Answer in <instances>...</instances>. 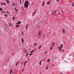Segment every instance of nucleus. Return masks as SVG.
I'll return each instance as SVG.
<instances>
[{"label":"nucleus","instance_id":"cd10ccee","mask_svg":"<svg viewBox=\"0 0 74 74\" xmlns=\"http://www.w3.org/2000/svg\"><path fill=\"white\" fill-rule=\"evenodd\" d=\"M19 63V62H17L16 64V66H17L18 64Z\"/></svg>","mask_w":74,"mask_h":74},{"label":"nucleus","instance_id":"49530a36","mask_svg":"<svg viewBox=\"0 0 74 74\" xmlns=\"http://www.w3.org/2000/svg\"><path fill=\"white\" fill-rule=\"evenodd\" d=\"M57 1H59V0H57Z\"/></svg>","mask_w":74,"mask_h":74},{"label":"nucleus","instance_id":"ea45409f","mask_svg":"<svg viewBox=\"0 0 74 74\" xmlns=\"http://www.w3.org/2000/svg\"><path fill=\"white\" fill-rule=\"evenodd\" d=\"M26 52H27V50H25V53H26Z\"/></svg>","mask_w":74,"mask_h":74},{"label":"nucleus","instance_id":"f8f14e48","mask_svg":"<svg viewBox=\"0 0 74 74\" xmlns=\"http://www.w3.org/2000/svg\"><path fill=\"white\" fill-rule=\"evenodd\" d=\"M21 41L22 43H23V42L24 41V40L23 39V38H21Z\"/></svg>","mask_w":74,"mask_h":74},{"label":"nucleus","instance_id":"4be33fe9","mask_svg":"<svg viewBox=\"0 0 74 74\" xmlns=\"http://www.w3.org/2000/svg\"><path fill=\"white\" fill-rule=\"evenodd\" d=\"M34 50H33V51H32L30 52V53H33V52H34Z\"/></svg>","mask_w":74,"mask_h":74},{"label":"nucleus","instance_id":"aec40b11","mask_svg":"<svg viewBox=\"0 0 74 74\" xmlns=\"http://www.w3.org/2000/svg\"><path fill=\"white\" fill-rule=\"evenodd\" d=\"M15 27H19V25H16Z\"/></svg>","mask_w":74,"mask_h":74},{"label":"nucleus","instance_id":"7ed1b4c3","mask_svg":"<svg viewBox=\"0 0 74 74\" xmlns=\"http://www.w3.org/2000/svg\"><path fill=\"white\" fill-rule=\"evenodd\" d=\"M55 42H53V43L52 44L51 47H54V46H55Z\"/></svg>","mask_w":74,"mask_h":74},{"label":"nucleus","instance_id":"c03bdc74","mask_svg":"<svg viewBox=\"0 0 74 74\" xmlns=\"http://www.w3.org/2000/svg\"><path fill=\"white\" fill-rule=\"evenodd\" d=\"M24 71V69H23V71H22V72H23Z\"/></svg>","mask_w":74,"mask_h":74},{"label":"nucleus","instance_id":"a211bd4d","mask_svg":"<svg viewBox=\"0 0 74 74\" xmlns=\"http://www.w3.org/2000/svg\"><path fill=\"white\" fill-rule=\"evenodd\" d=\"M26 61H25L24 63V67H25V66L26 65Z\"/></svg>","mask_w":74,"mask_h":74},{"label":"nucleus","instance_id":"6e6d98bb","mask_svg":"<svg viewBox=\"0 0 74 74\" xmlns=\"http://www.w3.org/2000/svg\"><path fill=\"white\" fill-rule=\"evenodd\" d=\"M64 43H65V44H66V42H64Z\"/></svg>","mask_w":74,"mask_h":74},{"label":"nucleus","instance_id":"c9c22d12","mask_svg":"<svg viewBox=\"0 0 74 74\" xmlns=\"http://www.w3.org/2000/svg\"><path fill=\"white\" fill-rule=\"evenodd\" d=\"M45 69H48V67H46Z\"/></svg>","mask_w":74,"mask_h":74},{"label":"nucleus","instance_id":"13d9d810","mask_svg":"<svg viewBox=\"0 0 74 74\" xmlns=\"http://www.w3.org/2000/svg\"><path fill=\"white\" fill-rule=\"evenodd\" d=\"M28 57H30V56H29Z\"/></svg>","mask_w":74,"mask_h":74},{"label":"nucleus","instance_id":"4c0bfd02","mask_svg":"<svg viewBox=\"0 0 74 74\" xmlns=\"http://www.w3.org/2000/svg\"><path fill=\"white\" fill-rule=\"evenodd\" d=\"M21 34L23 36V33L22 32L21 33Z\"/></svg>","mask_w":74,"mask_h":74},{"label":"nucleus","instance_id":"052dcab7","mask_svg":"<svg viewBox=\"0 0 74 74\" xmlns=\"http://www.w3.org/2000/svg\"><path fill=\"white\" fill-rule=\"evenodd\" d=\"M12 73H13V72H12Z\"/></svg>","mask_w":74,"mask_h":74},{"label":"nucleus","instance_id":"4468645a","mask_svg":"<svg viewBox=\"0 0 74 74\" xmlns=\"http://www.w3.org/2000/svg\"><path fill=\"white\" fill-rule=\"evenodd\" d=\"M51 60V59H49L48 60H47V62L48 63V62H49Z\"/></svg>","mask_w":74,"mask_h":74},{"label":"nucleus","instance_id":"5fc2aeb1","mask_svg":"<svg viewBox=\"0 0 74 74\" xmlns=\"http://www.w3.org/2000/svg\"><path fill=\"white\" fill-rule=\"evenodd\" d=\"M45 36V35H44V37H43V38H44V36Z\"/></svg>","mask_w":74,"mask_h":74},{"label":"nucleus","instance_id":"ddd939ff","mask_svg":"<svg viewBox=\"0 0 74 74\" xmlns=\"http://www.w3.org/2000/svg\"><path fill=\"white\" fill-rule=\"evenodd\" d=\"M29 25V24H27V25L26 26V29H27V28H28V25Z\"/></svg>","mask_w":74,"mask_h":74},{"label":"nucleus","instance_id":"f257e3e1","mask_svg":"<svg viewBox=\"0 0 74 74\" xmlns=\"http://www.w3.org/2000/svg\"><path fill=\"white\" fill-rule=\"evenodd\" d=\"M29 3L28 2V1H25L24 3V6L25 8H28V7H29Z\"/></svg>","mask_w":74,"mask_h":74},{"label":"nucleus","instance_id":"4d7b16f0","mask_svg":"<svg viewBox=\"0 0 74 74\" xmlns=\"http://www.w3.org/2000/svg\"><path fill=\"white\" fill-rule=\"evenodd\" d=\"M41 73H40V74H41Z\"/></svg>","mask_w":74,"mask_h":74},{"label":"nucleus","instance_id":"09e8293b","mask_svg":"<svg viewBox=\"0 0 74 74\" xmlns=\"http://www.w3.org/2000/svg\"><path fill=\"white\" fill-rule=\"evenodd\" d=\"M47 53V51H46L45 53H45Z\"/></svg>","mask_w":74,"mask_h":74},{"label":"nucleus","instance_id":"2f4dec72","mask_svg":"<svg viewBox=\"0 0 74 74\" xmlns=\"http://www.w3.org/2000/svg\"><path fill=\"white\" fill-rule=\"evenodd\" d=\"M13 20H15V17L13 16Z\"/></svg>","mask_w":74,"mask_h":74},{"label":"nucleus","instance_id":"bf43d9fd","mask_svg":"<svg viewBox=\"0 0 74 74\" xmlns=\"http://www.w3.org/2000/svg\"><path fill=\"white\" fill-rule=\"evenodd\" d=\"M39 38H40V37H39Z\"/></svg>","mask_w":74,"mask_h":74},{"label":"nucleus","instance_id":"e433bc0d","mask_svg":"<svg viewBox=\"0 0 74 74\" xmlns=\"http://www.w3.org/2000/svg\"><path fill=\"white\" fill-rule=\"evenodd\" d=\"M35 13H36L35 12L33 14L32 16H33L35 14Z\"/></svg>","mask_w":74,"mask_h":74},{"label":"nucleus","instance_id":"6e6552de","mask_svg":"<svg viewBox=\"0 0 74 74\" xmlns=\"http://www.w3.org/2000/svg\"><path fill=\"white\" fill-rule=\"evenodd\" d=\"M56 12V11H54V12L52 13V14L53 15V14H55V13Z\"/></svg>","mask_w":74,"mask_h":74},{"label":"nucleus","instance_id":"423d86ee","mask_svg":"<svg viewBox=\"0 0 74 74\" xmlns=\"http://www.w3.org/2000/svg\"><path fill=\"white\" fill-rule=\"evenodd\" d=\"M62 32L64 33H65V29H62Z\"/></svg>","mask_w":74,"mask_h":74},{"label":"nucleus","instance_id":"0eeeda50","mask_svg":"<svg viewBox=\"0 0 74 74\" xmlns=\"http://www.w3.org/2000/svg\"><path fill=\"white\" fill-rule=\"evenodd\" d=\"M60 47L61 48H63V44H61L60 45Z\"/></svg>","mask_w":74,"mask_h":74},{"label":"nucleus","instance_id":"37998d69","mask_svg":"<svg viewBox=\"0 0 74 74\" xmlns=\"http://www.w3.org/2000/svg\"><path fill=\"white\" fill-rule=\"evenodd\" d=\"M60 74H63V73L62 72H61L60 73Z\"/></svg>","mask_w":74,"mask_h":74},{"label":"nucleus","instance_id":"3c124183","mask_svg":"<svg viewBox=\"0 0 74 74\" xmlns=\"http://www.w3.org/2000/svg\"><path fill=\"white\" fill-rule=\"evenodd\" d=\"M64 62H66V61L65 60V61H64Z\"/></svg>","mask_w":74,"mask_h":74},{"label":"nucleus","instance_id":"9d476101","mask_svg":"<svg viewBox=\"0 0 74 74\" xmlns=\"http://www.w3.org/2000/svg\"><path fill=\"white\" fill-rule=\"evenodd\" d=\"M8 25H9V26H11V23H8Z\"/></svg>","mask_w":74,"mask_h":74},{"label":"nucleus","instance_id":"8fccbe9b","mask_svg":"<svg viewBox=\"0 0 74 74\" xmlns=\"http://www.w3.org/2000/svg\"><path fill=\"white\" fill-rule=\"evenodd\" d=\"M29 59H28V61H29Z\"/></svg>","mask_w":74,"mask_h":74},{"label":"nucleus","instance_id":"393cba45","mask_svg":"<svg viewBox=\"0 0 74 74\" xmlns=\"http://www.w3.org/2000/svg\"><path fill=\"white\" fill-rule=\"evenodd\" d=\"M20 4H22V0H20Z\"/></svg>","mask_w":74,"mask_h":74},{"label":"nucleus","instance_id":"b1692460","mask_svg":"<svg viewBox=\"0 0 74 74\" xmlns=\"http://www.w3.org/2000/svg\"><path fill=\"white\" fill-rule=\"evenodd\" d=\"M29 54V53L28 52H27V53H26V56H28V54Z\"/></svg>","mask_w":74,"mask_h":74},{"label":"nucleus","instance_id":"a18cd8bd","mask_svg":"<svg viewBox=\"0 0 74 74\" xmlns=\"http://www.w3.org/2000/svg\"><path fill=\"white\" fill-rule=\"evenodd\" d=\"M7 14H9V12H7Z\"/></svg>","mask_w":74,"mask_h":74},{"label":"nucleus","instance_id":"c85d7f7f","mask_svg":"<svg viewBox=\"0 0 74 74\" xmlns=\"http://www.w3.org/2000/svg\"><path fill=\"white\" fill-rule=\"evenodd\" d=\"M32 55H33V53H30L29 54V55L30 56H32Z\"/></svg>","mask_w":74,"mask_h":74},{"label":"nucleus","instance_id":"6ab92c4d","mask_svg":"<svg viewBox=\"0 0 74 74\" xmlns=\"http://www.w3.org/2000/svg\"><path fill=\"white\" fill-rule=\"evenodd\" d=\"M18 24L21 23V21H18Z\"/></svg>","mask_w":74,"mask_h":74},{"label":"nucleus","instance_id":"1a4fd4ad","mask_svg":"<svg viewBox=\"0 0 74 74\" xmlns=\"http://www.w3.org/2000/svg\"><path fill=\"white\" fill-rule=\"evenodd\" d=\"M38 36H41V33L40 32H38Z\"/></svg>","mask_w":74,"mask_h":74},{"label":"nucleus","instance_id":"864d4df0","mask_svg":"<svg viewBox=\"0 0 74 74\" xmlns=\"http://www.w3.org/2000/svg\"><path fill=\"white\" fill-rule=\"evenodd\" d=\"M28 62V60L27 61L26 63H27Z\"/></svg>","mask_w":74,"mask_h":74},{"label":"nucleus","instance_id":"412c9836","mask_svg":"<svg viewBox=\"0 0 74 74\" xmlns=\"http://www.w3.org/2000/svg\"><path fill=\"white\" fill-rule=\"evenodd\" d=\"M41 47H42L41 46H39V47L38 48H39V49H41Z\"/></svg>","mask_w":74,"mask_h":74},{"label":"nucleus","instance_id":"39448f33","mask_svg":"<svg viewBox=\"0 0 74 74\" xmlns=\"http://www.w3.org/2000/svg\"><path fill=\"white\" fill-rule=\"evenodd\" d=\"M6 5V4H5V3H2L1 4V5Z\"/></svg>","mask_w":74,"mask_h":74},{"label":"nucleus","instance_id":"20e7f679","mask_svg":"<svg viewBox=\"0 0 74 74\" xmlns=\"http://www.w3.org/2000/svg\"><path fill=\"white\" fill-rule=\"evenodd\" d=\"M5 1H6V3H8V4H9L10 2L8 0H5Z\"/></svg>","mask_w":74,"mask_h":74},{"label":"nucleus","instance_id":"a878e982","mask_svg":"<svg viewBox=\"0 0 74 74\" xmlns=\"http://www.w3.org/2000/svg\"><path fill=\"white\" fill-rule=\"evenodd\" d=\"M72 7H74V3L73 2L72 3Z\"/></svg>","mask_w":74,"mask_h":74},{"label":"nucleus","instance_id":"2eb2a0df","mask_svg":"<svg viewBox=\"0 0 74 74\" xmlns=\"http://www.w3.org/2000/svg\"><path fill=\"white\" fill-rule=\"evenodd\" d=\"M51 1H50L49 2H47V5H49L50 4V3H51Z\"/></svg>","mask_w":74,"mask_h":74},{"label":"nucleus","instance_id":"473e14b6","mask_svg":"<svg viewBox=\"0 0 74 74\" xmlns=\"http://www.w3.org/2000/svg\"><path fill=\"white\" fill-rule=\"evenodd\" d=\"M34 45H35V46H36V45H37V43H35Z\"/></svg>","mask_w":74,"mask_h":74},{"label":"nucleus","instance_id":"72a5a7b5","mask_svg":"<svg viewBox=\"0 0 74 74\" xmlns=\"http://www.w3.org/2000/svg\"><path fill=\"white\" fill-rule=\"evenodd\" d=\"M14 4H15V3H14L12 5V6H14Z\"/></svg>","mask_w":74,"mask_h":74},{"label":"nucleus","instance_id":"58836bf2","mask_svg":"<svg viewBox=\"0 0 74 74\" xmlns=\"http://www.w3.org/2000/svg\"><path fill=\"white\" fill-rule=\"evenodd\" d=\"M37 10H36L35 12H37Z\"/></svg>","mask_w":74,"mask_h":74},{"label":"nucleus","instance_id":"de8ad7c7","mask_svg":"<svg viewBox=\"0 0 74 74\" xmlns=\"http://www.w3.org/2000/svg\"><path fill=\"white\" fill-rule=\"evenodd\" d=\"M60 13H58V15H60Z\"/></svg>","mask_w":74,"mask_h":74},{"label":"nucleus","instance_id":"bb28decb","mask_svg":"<svg viewBox=\"0 0 74 74\" xmlns=\"http://www.w3.org/2000/svg\"><path fill=\"white\" fill-rule=\"evenodd\" d=\"M50 49H51V50H52V49H53V47H50Z\"/></svg>","mask_w":74,"mask_h":74},{"label":"nucleus","instance_id":"dca6fc26","mask_svg":"<svg viewBox=\"0 0 74 74\" xmlns=\"http://www.w3.org/2000/svg\"><path fill=\"white\" fill-rule=\"evenodd\" d=\"M42 6H44V1H43V3L42 4Z\"/></svg>","mask_w":74,"mask_h":74},{"label":"nucleus","instance_id":"7c9ffc66","mask_svg":"<svg viewBox=\"0 0 74 74\" xmlns=\"http://www.w3.org/2000/svg\"><path fill=\"white\" fill-rule=\"evenodd\" d=\"M3 9L2 8H0V11H3Z\"/></svg>","mask_w":74,"mask_h":74},{"label":"nucleus","instance_id":"603ef678","mask_svg":"<svg viewBox=\"0 0 74 74\" xmlns=\"http://www.w3.org/2000/svg\"><path fill=\"white\" fill-rule=\"evenodd\" d=\"M15 11H16H16H18V10H15Z\"/></svg>","mask_w":74,"mask_h":74},{"label":"nucleus","instance_id":"a19ab883","mask_svg":"<svg viewBox=\"0 0 74 74\" xmlns=\"http://www.w3.org/2000/svg\"><path fill=\"white\" fill-rule=\"evenodd\" d=\"M16 25H19V24L17 22V23H16Z\"/></svg>","mask_w":74,"mask_h":74},{"label":"nucleus","instance_id":"f704fd0d","mask_svg":"<svg viewBox=\"0 0 74 74\" xmlns=\"http://www.w3.org/2000/svg\"><path fill=\"white\" fill-rule=\"evenodd\" d=\"M14 10L16 11V8H14Z\"/></svg>","mask_w":74,"mask_h":74},{"label":"nucleus","instance_id":"c756f323","mask_svg":"<svg viewBox=\"0 0 74 74\" xmlns=\"http://www.w3.org/2000/svg\"><path fill=\"white\" fill-rule=\"evenodd\" d=\"M69 56H72V54H69Z\"/></svg>","mask_w":74,"mask_h":74},{"label":"nucleus","instance_id":"9b49d317","mask_svg":"<svg viewBox=\"0 0 74 74\" xmlns=\"http://www.w3.org/2000/svg\"><path fill=\"white\" fill-rule=\"evenodd\" d=\"M42 62V61L41 60H40V62L39 63V65H41V62Z\"/></svg>","mask_w":74,"mask_h":74},{"label":"nucleus","instance_id":"f03ea898","mask_svg":"<svg viewBox=\"0 0 74 74\" xmlns=\"http://www.w3.org/2000/svg\"><path fill=\"white\" fill-rule=\"evenodd\" d=\"M58 49L59 51L60 52L61 51H62V47H60V46H59L58 47Z\"/></svg>","mask_w":74,"mask_h":74},{"label":"nucleus","instance_id":"5701e85b","mask_svg":"<svg viewBox=\"0 0 74 74\" xmlns=\"http://www.w3.org/2000/svg\"><path fill=\"white\" fill-rule=\"evenodd\" d=\"M4 16H5V17H7V16H8V15H7V14H5L4 15Z\"/></svg>","mask_w":74,"mask_h":74},{"label":"nucleus","instance_id":"79ce46f5","mask_svg":"<svg viewBox=\"0 0 74 74\" xmlns=\"http://www.w3.org/2000/svg\"><path fill=\"white\" fill-rule=\"evenodd\" d=\"M54 64H53L52 65H51V66H52V67L53 66H54Z\"/></svg>","mask_w":74,"mask_h":74},{"label":"nucleus","instance_id":"f3484780","mask_svg":"<svg viewBox=\"0 0 74 74\" xmlns=\"http://www.w3.org/2000/svg\"><path fill=\"white\" fill-rule=\"evenodd\" d=\"M12 70L11 69L10 70V74H11V73H12Z\"/></svg>","mask_w":74,"mask_h":74}]
</instances>
